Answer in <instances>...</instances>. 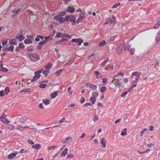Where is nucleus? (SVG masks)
<instances>
[{
  "mask_svg": "<svg viewBox=\"0 0 160 160\" xmlns=\"http://www.w3.org/2000/svg\"><path fill=\"white\" fill-rule=\"evenodd\" d=\"M0 71L4 72H7L8 71V69L6 68L1 67L0 68Z\"/></svg>",
  "mask_w": 160,
  "mask_h": 160,
  "instance_id": "a19ab883",
  "label": "nucleus"
},
{
  "mask_svg": "<svg viewBox=\"0 0 160 160\" xmlns=\"http://www.w3.org/2000/svg\"><path fill=\"white\" fill-rule=\"evenodd\" d=\"M75 11V9L74 7L71 6H68L67 9V12L70 13H73Z\"/></svg>",
  "mask_w": 160,
  "mask_h": 160,
  "instance_id": "9b49d317",
  "label": "nucleus"
},
{
  "mask_svg": "<svg viewBox=\"0 0 160 160\" xmlns=\"http://www.w3.org/2000/svg\"><path fill=\"white\" fill-rule=\"evenodd\" d=\"M124 75V73L121 72H119L118 73H117L116 74H115L113 77V78H116L119 75H121L122 76H123Z\"/></svg>",
  "mask_w": 160,
  "mask_h": 160,
  "instance_id": "5701e85b",
  "label": "nucleus"
},
{
  "mask_svg": "<svg viewBox=\"0 0 160 160\" xmlns=\"http://www.w3.org/2000/svg\"><path fill=\"white\" fill-rule=\"evenodd\" d=\"M0 121L5 124H8L9 123V121L8 120L4 117L1 118H0Z\"/></svg>",
  "mask_w": 160,
  "mask_h": 160,
  "instance_id": "4468645a",
  "label": "nucleus"
},
{
  "mask_svg": "<svg viewBox=\"0 0 160 160\" xmlns=\"http://www.w3.org/2000/svg\"><path fill=\"white\" fill-rule=\"evenodd\" d=\"M14 45H10V46L8 48H7L5 49V50L4 51H8L11 52H13L14 51Z\"/></svg>",
  "mask_w": 160,
  "mask_h": 160,
  "instance_id": "1a4fd4ad",
  "label": "nucleus"
},
{
  "mask_svg": "<svg viewBox=\"0 0 160 160\" xmlns=\"http://www.w3.org/2000/svg\"><path fill=\"white\" fill-rule=\"evenodd\" d=\"M55 148L56 147L55 146H51L48 147L47 149L48 150H50Z\"/></svg>",
  "mask_w": 160,
  "mask_h": 160,
  "instance_id": "4d7b16f0",
  "label": "nucleus"
},
{
  "mask_svg": "<svg viewBox=\"0 0 160 160\" xmlns=\"http://www.w3.org/2000/svg\"><path fill=\"white\" fill-rule=\"evenodd\" d=\"M78 45L79 46L81 45V43L83 42V41L82 39L80 38H78Z\"/></svg>",
  "mask_w": 160,
  "mask_h": 160,
  "instance_id": "5fc2aeb1",
  "label": "nucleus"
},
{
  "mask_svg": "<svg viewBox=\"0 0 160 160\" xmlns=\"http://www.w3.org/2000/svg\"><path fill=\"white\" fill-rule=\"evenodd\" d=\"M85 86L86 87L88 88L93 90H96L97 88V86L96 85L89 83L86 84Z\"/></svg>",
  "mask_w": 160,
  "mask_h": 160,
  "instance_id": "7ed1b4c3",
  "label": "nucleus"
},
{
  "mask_svg": "<svg viewBox=\"0 0 160 160\" xmlns=\"http://www.w3.org/2000/svg\"><path fill=\"white\" fill-rule=\"evenodd\" d=\"M27 119V118L25 116H23L22 117H21L19 118V121L20 122H24Z\"/></svg>",
  "mask_w": 160,
  "mask_h": 160,
  "instance_id": "a211bd4d",
  "label": "nucleus"
},
{
  "mask_svg": "<svg viewBox=\"0 0 160 160\" xmlns=\"http://www.w3.org/2000/svg\"><path fill=\"white\" fill-rule=\"evenodd\" d=\"M160 25V20H158L157 23L155 24L154 27L153 28V29H157L158 28Z\"/></svg>",
  "mask_w": 160,
  "mask_h": 160,
  "instance_id": "4be33fe9",
  "label": "nucleus"
},
{
  "mask_svg": "<svg viewBox=\"0 0 160 160\" xmlns=\"http://www.w3.org/2000/svg\"><path fill=\"white\" fill-rule=\"evenodd\" d=\"M67 91L69 95H71L72 94L73 91L72 90V88L71 87L68 88Z\"/></svg>",
  "mask_w": 160,
  "mask_h": 160,
  "instance_id": "e433bc0d",
  "label": "nucleus"
},
{
  "mask_svg": "<svg viewBox=\"0 0 160 160\" xmlns=\"http://www.w3.org/2000/svg\"><path fill=\"white\" fill-rule=\"evenodd\" d=\"M24 42L25 44H30L32 42V41L30 39H26L24 41Z\"/></svg>",
  "mask_w": 160,
  "mask_h": 160,
  "instance_id": "4c0bfd02",
  "label": "nucleus"
},
{
  "mask_svg": "<svg viewBox=\"0 0 160 160\" xmlns=\"http://www.w3.org/2000/svg\"><path fill=\"white\" fill-rule=\"evenodd\" d=\"M160 40V31H159L156 36V41L158 42Z\"/></svg>",
  "mask_w": 160,
  "mask_h": 160,
  "instance_id": "c756f323",
  "label": "nucleus"
},
{
  "mask_svg": "<svg viewBox=\"0 0 160 160\" xmlns=\"http://www.w3.org/2000/svg\"><path fill=\"white\" fill-rule=\"evenodd\" d=\"M19 10L20 9H18L17 10H15L14 11H13L12 12L14 13V16L16 15L17 14L18 12H19Z\"/></svg>",
  "mask_w": 160,
  "mask_h": 160,
  "instance_id": "052dcab7",
  "label": "nucleus"
},
{
  "mask_svg": "<svg viewBox=\"0 0 160 160\" xmlns=\"http://www.w3.org/2000/svg\"><path fill=\"white\" fill-rule=\"evenodd\" d=\"M115 82L114 83V85L115 87H117L119 88L121 87V84L120 82L119 81L118 79H116Z\"/></svg>",
  "mask_w": 160,
  "mask_h": 160,
  "instance_id": "f8f14e48",
  "label": "nucleus"
},
{
  "mask_svg": "<svg viewBox=\"0 0 160 160\" xmlns=\"http://www.w3.org/2000/svg\"><path fill=\"white\" fill-rule=\"evenodd\" d=\"M43 102L46 105L50 103L49 100L47 99H44L43 100Z\"/></svg>",
  "mask_w": 160,
  "mask_h": 160,
  "instance_id": "ea45409f",
  "label": "nucleus"
},
{
  "mask_svg": "<svg viewBox=\"0 0 160 160\" xmlns=\"http://www.w3.org/2000/svg\"><path fill=\"white\" fill-rule=\"evenodd\" d=\"M6 128H8L10 130H12L14 128L13 126L12 125L10 124L6 125Z\"/></svg>",
  "mask_w": 160,
  "mask_h": 160,
  "instance_id": "a878e982",
  "label": "nucleus"
},
{
  "mask_svg": "<svg viewBox=\"0 0 160 160\" xmlns=\"http://www.w3.org/2000/svg\"><path fill=\"white\" fill-rule=\"evenodd\" d=\"M46 43V41H43L42 42H40L39 43V44L42 46V45L45 44Z\"/></svg>",
  "mask_w": 160,
  "mask_h": 160,
  "instance_id": "69168bd1",
  "label": "nucleus"
},
{
  "mask_svg": "<svg viewBox=\"0 0 160 160\" xmlns=\"http://www.w3.org/2000/svg\"><path fill=\"white\" fill-rule=\"evenodd\" d=\"M106 90V88L105 87H102L100 89V91L102 92H104Z\"/></svg>",
  "mask_w": 160,
  "mask_h": 160,
  "instance_id": "09e8293b",
  "label": "nucleus"
},
{
  "mask_svg": "<svg viewBox=\"0 0 160 160\" xmlns=\"http://www.w3.org/2000/svg\"><path fill=\"white\" fill-rule=\"evenodd\" d=\"M127 129L126 128H124L122 131L121 135L123 136L127 135Z\"/></svg>",
  "mask_w": 160,
  "mask_h": 160,
  "instance_id": "6ab92c4d",
  "label": "nucleus"
},
{
  "mask_svg": "<svg viewBox=\"0 0 160 160\" xmlns=\"http://www.w3.org/2000/svg\"><path fill=\"white\" fill-rule=\"evenodd\" d=\"M94 72L96 75V78H99L98 75L100 74L99 72L98 71H95Z\"/></svg>",
  "mask_w": 160,
  "mask_h": 160,
  "instance_id": "e2e57ef3",
  "label": "nucleus"
},
{
  "mask_svg": "<svg viewBox=\"0 0 160 160\" xmlns=\"http://www.w3.org/2000/svg\"><path fill=\"white\" fill-rule=\"evenodd\" d=\"M65 21L68 22L70 21L72 22V24L73 25L75 23L76 18L73 15H67L65 16Z\"/></svg>",
  "mask_w": 160,
  "mask_h": 160,
  "instance_id": "f257e3e1",
  "label": "nucleus"
},
{
  "mask_svg": "<svg viewBox=\"0 0 160 160\" xmlns=\"http://www.w3.org/2000/svg\"><path fill=\"white\" fill-rule=\"evenodd\" d=\"M17 128L18 129L22 130V129L23 127L22 125H19L17 126Z\"/></svg>",
  "mask_w": 160,
  "mask_h": 160,
  "instance_id": "774afa93",
  "label": "nucleus"
},
{
  "mask_svg": "<svg viewBox=\"0 0 160 160\" xmlns=\"http://www.w3.org/2000/svg\"><path fill=\"white\" fill-rule=\"evenodd\" d=\"M84 18L85 17L84 16V14H81L80 15L79 17L78 18L77 20V22H78L84 19Z\"/></svg>",
  "mask_w": 160,
  "mask_h": 160,
  "instance_id": "f3484780",
  "label": "nucleus"
},
{
  "mask_svg": "<svg viewBox=\"0 0 160 160\" xmlns=\"http://www.w3.org/2000/svg\"><path fill=\"white\" fill-rule=\"evenodd\" d=\"M141 74V72H132L131 74L132 77L134 76H138V75H140Z\"/></svg>",
  "mask_w": 160,
  "mask_h": 160,
  "instance_id": "393cba45",
  "label": "nucleus"
},
{
  "mask_svg": "<svg viewBox=\"0 0 160 160\" xmlns=\"http://www.w3.org/2000/svg\"><path fill=\"white\" fill-rule=\"evenodd\" d=\"M137 83L138 82L134 80L133 81L131 84V85L132 86V87L133 88L136 87L137 86Z\"/></svg>",
  "mask_w": 160,
  "mask_h": 160,
  "instance_id": "72a5a7b5",
  "label": "nucleus"
},
{
  "mask_svg": "<svg viewBox=\"0 0 160 160\" xmlns=\"http://www.w3.org/2000/svg\"><path fill=\"white\" fill-rule=\"evenodd\" d=\"M46 84H41L39 85V87L43 88L46 87Z\"/></svg>",
  "mask_w": 160,
  "mask_h": 160,
  "instance_id": "13d9d810",
  "label": "nucleus"
},
{
  "mask_svg": "<svg viewBox=\"0 0 160 160\" xmlns=\"http://www.w3.org/2000/svg\"><path fill=\"white\" fill-rule=\"evenodd\" d=\"M41 146L40 144H37L36 145H34L32 146V148L38 149L40 148H41Z\"/></svg>",
  "mask_w": 160,
  "mask_h": 160,
  "instance_id": "b1692460",
  "label": "nucleus"
},
{
  "mask_svg": "<svg viewBox=\"0 0 160 160\" xmlns=\"http://www.w3.org/2000/svg\"><path fill=\"white\" fill-rule=\"evenodd\" d=\"M17 154V152L12 153L8 155V158L9 159H12L15 157Z\"/></svg>",
  "mask_w": 160,
  "mask_h": 160,
  "instance_id": "dca6fc26",
  "label": "nucleus"
},
{
  "mask_svg": "<svg viewBox=\"0 0 160 160\" xmlns=\"http://www.w3.org/2000/svg\"><path fill=\"white\" fill-rule=\"evenodd\" d=\"M16 38H18V40L19 41H22V40H23L24 39L25 37L21 35H20L19 37V38H18L17 37Z\"/></svg>",
  "mask_w": 160,
  "mask_h": 160,
  "instance_id": "79ce46f5",
  "label": "nucleus"
},
{
  "mask_svg": "<svg viewBox=\"0 0 160 160\" xmlns=\"http://www.w3.org/2000/svg\"><path fill=\"white\" fill-rule=\"evenodd\" d=\"M33 79H32L31 81L32 82H34L36 81V80H38V79L39 78L41 77V75L40 74L38 75H35Z\"/></svg>",
  "mask_w": 160,
  "mask_h": 160,
  "instance_id": "ddd939ff",
  "label": "nucleus"
},
{
  "mask_svg": "<svg viewBox=\"0 0 160 160\" xmlns=\"http://www.w3.org/2000/svg\"><path fill=\"white\" fill-rule=\"evenodd\" d=\"M4 91L5 94L8 95L10 91L9 88L8 87H6L4 89Z\"/></svg>",
  "mask_w": 160,
  "mask_h": 160,
  "instance_id": "bb28decb",
  "label": "nucleus"
},
{
  "mask_svg": "<svg viewBox=\"0 0 160 160\" xmlns=\"http://www.w3.org/2000/svg\"><path fill=\"white\" fill-rule=\"evenodd\" d=\"M62 35V33L60 32H58L56 33V37L57 38H59L61 37V36Z\"/></svg>",
  "mask_w": 160,
  "mask_h": 160,
  "instance_id": "864d4df0",
  "label": "nucleus"
},
{
  "mask_svg": "<svg viewBox=\"0 0 160 160\" xmlns=\"http://www.w3.org/2000/svg\"><path fill=\"white\" fill-rule=\"evenodd\" d=\"M107 141L104 138H102L101 141V147L105 148L106 146Z\"/></svg>",
  "mask_w": 160,
  "mask_h": 160,
  "instance_id": "6e6552de",
  "label": "nucleus"
},
{
  "mask_svg": "<svg viewBox=\"0 0 160 160\" xmlns=\"http://www.w3.org/2000/svg\"><path fill=\"white\" fill-rule=\"evenodd\" d=\"M29 59L33 62H36L39 59V57L37 54H34L29 57Z\"/></svg>",
  "mask_w": 160,
  "mask_h": 160,
  "instance_id": "20e7f679",
  "label": "nucleus"
},
{
  "mask_svg": "<svg viewBox=\"0 0 160 160\" xmlns=\"http://www.w3.org/2000/svg\"><path fill=\"white\" fill-rule=\"evenodd\" d=\"M32 92V91L29 88L23 89L20 91L21 92Z\"/></svg>",
  "mask_w": 160,
  "mask_h": 160,
  "instance_id": "412c9836",
  "label": "nucleus"
},
{
  "mask_svg": "<svg viewBox=\"0 0 160 160\" xmlns=\"http://www.w3.org/2000/svg\"><path fill=\"white\" fill-rule=\"evenodd\" d=\"M49 72V71L47 70L46 69L43 72V73L45 75V76H46L47 75L48 73Z\"/></svg>",
  "mask_w": 160,
  "mask_h": 160,
  "instance_id": "0e129e2a",
  "label": "nucleus"
},
{
  "mask_svg": "<svg viewBox=\"0 0 160 160\" xmlns=\"http://www.w3.org/2000/svg\"><path fill=\"white\" fill-rule=\"evenodd\" d=\"M52 64H51L50 63H48L47 64L45 67L46 69H50L52 67Z\"/></svg>",
  "mask_w": 160,
  "mask_h": 160,
  "instance_id": "7c9ffc66",
  "label": "nucleus"
},
{
  "mask_svg": "<svg viewBox=\"0 0 160 160\" xmlns=\"http://www.w3.org/2000/svg\"><path fill=\"white\" fill-rule=\"evenodd\" d=\"M66 12L65 11H63L59 13V16H61V17L64 16L66 14Z\"/></svg>",
  "mask_w": 160,
  "mask_h": 160,
  "instance_id": "8fccbe9b",
  "label": "nucleus"
},
{
  "mask_svg": "<svg viewBox=\"0 0 160 160\" xmlns=\"http://www.w3.org/2000/svg\"><path fill=\"white\" fill-rule=\"evenodd\" d=\"M108 60L109 59L108 58H106L101 64V66H102L103 67L105 64L108 61Z\"/></svg>",
  "mask_w": 160,
  "mask_h": 160,
  "instance_id": "cd10ccee",
  "label": "nucleus"
},
{
  "mask_svg": "<svg viewBox=\"0 0 160 160\" xmlns=\"http://www.w3.org/2000/svg\"><path fill=\"white\" fill-rule=\"evenodd\" d=\"M90 100L91 101L92 104L95 103L96 98L95 97H90Z\"/></svg>",
  "mask_w": 160,
  "mask_h": 160,
  "instance_id": "473e14b6",
  "label": "nucleus"
},
{
  "mask_svg": "<svg viewBox=\"0 0 160 160\" xmlns=\"http://www.w3.org/2000/svg\"><path fill=\"white\" fill-rule=\"evenodd\" d=\"M62 40H61V41H63L64 40H66L67 39L70 38V36L67 34H62L61 36Z\"/></svg>",
  "mask_w": 160,
  "mask_h": 160,
  "instance_id": "423d86ee",
  "label": "nucleus"
},
{
  "mask_svg": "<svg viewBox=\"0 0 160 160\" xmlns=\"http://www.w3.org/2000/svg\"><path fill=\"white\" fill-rule=\"evenodd\" d=\"M98 92L94 91L93 92L92 94V95L93 96V97H97L98 95Z\"/></svg>",
  "mask_w": 160,
  "mask_h": 160,
  "instance_id": "de8ad7c7",
  "label": "nucleus"
},
{
  "mask_svg": "<svg viewBox=\"0 0 160 160\" xmlns=\"http://www.w3.org/2000/svg\"><path fill=\"white\" fill-rule=\"evenodd\" d=\"M9 44L10 45H17L16 40L14 39H11L9 40Z\"/></svg>",
  "mask_w": 160,
  "mask_h": 160,
  "instance_id": "9d476101",
  "label": "nucleus"
},
{
  "mask_svg": "<svg viewBox=\"0 0 160 160\" xmlns=\"http://www.w3.org/2000/svg\"><path fill=\"white\" fill-rule=\"evenodd\" d=\"M74 155L72 154H69L66 157V158L68 159L72 158H73Z\"/></svg>",
  "mask_w": 160,
  "mask_h": 160,
  "instance_id": "58836bf2",
  "label": "nucleus"
},
{
  "mask_svg": "<svg viewBox=\"0 0 160 160\" xmlns=\"http://www.w3.org/2000/svg\"><path fill=\"white\" fill-rule=\"evenodd\" d=\"M43 38V37L42 36L38 35V36L36 37L35 38V41L36 42H38L39 41L40 38L41 39H42Z\"/></svg>",
  "mask_w": 160,
  "mask_h": 160,
  "instance_id": "f704fd0d",
  "label": "nucleus"
},
{
  "mask_svg": "<svg viewBox=\"0 0 160 160\" xmlns=\"http://www.w3.org/2000/svg\"><path fill=\"white\" fill-rule=\"evenodd\" d=\"M123 47V45L121 43L119 47L117 49L116 52L118 54H120L122 52V48Z\"/></svg>",
  "mask_w": 160,
  "mask_h": 160,
  "instance_id": "0eeeda50",
  "label": "nucleus"
},
{
  "mask_svg": "<svg viewBox=\"0 0 160 160\" xmlns=\"http://www.w3.org/2000/svg\"><path fill=\"white\" fill-rule=\"evenodd\" d=\"M19 48H21L22 49H24L25 48V46L24 44L22 42L20 43H19Z\"/></svg>",
  "mask_w": 160,
  "mask_h": 160,
  "instance_id": "49530a36",
  "label": "nucleus"
},
{
  "mask_svg": "<svg viewBox=\"0 0 160 160\" xmlns=\"http://www.w3.org/2000/svg\"><path fill=\"white\" fill-rule=\"evenodd\" d=\"M113 64L111 63L108 65L105 68V70L108 71H112L113 69Z\"/></svg>",
  "mask_w": 160,
  "mask_h": 160,
  "instance_id": "39448f33",
  "label": "nucleus"
},
{
  "mask_svg": "<svg viewBox=\"0 0 160 160\" xmlns=\"http://www.w3.org/2000/svg\"><path fill=\"white\" fill-rule=\"evenodd\" d=\"M84 101H85V99H84V97L83 96L81 98V99L80 101V102L81 103H82L84 102Z\"/></svg>",
  "mask_w": 160,
  "mask_h": 160,
  "instance_id": "338daca9",
  "label": "nucleus"
},
{
  "mask_svg": "<svg viewBox=\"0 0 160 160\" xmlns=\"http://www.w3.org/2000/svg\"><path fill=\"white\" fill-rule=\"evenodd\" d=\"M98 115H95L93 118V120L94 122H95L98 120Z\"/></svg>",
  "mask_w": 160,
  "mask_h": 160,
  "instance_id": "603ef678",
  "label": "nucleus"
},
{
  "mask_svg": "<svg viewBox=\"0 0 160 160\" xmlns=\"http://www.w3.org/2000/svg\"><path fill=\"white\" fill-rule=\"evenodd\" d=\"M33 48H31L30 47H28L27 48V50L29 52H31L33 50Z\"/></svg>",
  "mask_w": 160,
  "mask_h": 160,
  "instance_id": "680f3d73",
  "label": "nucleus"
},
{
  "mask_svg": "<svg viewBox=\"0 0 160 160\" xmlns=\"http://www.w3.org/2000/svg\"><path fill=\"white\" fill-rule=\"evenodd\" d=\"M62 72V70L60 69L58 71L56 72L55 73V74L57 77L59 76L61 74Z\"/></svg>",
  "mask_w": 160,
  "mask_h": 160,
  "instance_id": "2f4dec72",
  "label": "nucleus"
},
{
  "mask_svg": "<svg viewBox=\"0 0 160 160\" xmlns=\"http://www.w3.org/2000/svg\"><path fill=\"white\" fill-rule=\"evenodd\" d=\"M148 130V129L147 128H145L142 130L141 132L140 133V136L141 137L142 136L143 134L145 132V131H147Z\"/></svg>",
  "mask_w": 160,
  "mask_h": 160,
  "instance_id": "37998d69",
  "label": "nucleus"
},
{
  "mask_svg": "<svg viewBox=\"0 0 160 160\" xmlns=\"http://www.w3.org/2000/svg\"><path fill=\"white\" fill-rule=\"evenodd\" d=\"M5 94V93H4V91L3 90H1L0 91V96L1 97L4 96Z\"/></svg>",
  "mask_w": 160,
  "mask_h": 160,
  "instance_id": "bf43d9fd",
  "label": "nucleus"
},
{
  "mask_svg": "<svg viewBox=\"0 0 160 160\" xmlns=\"http://www.w3.org/2000/svg\"><path fill=\"white\" fill-rule=\"evenodd\" d=\"M128 93V92H123V93H122L121 95V97H125Z\"/></svg>",
  "mask_w": 160,
  "mask_h": 160,
  "instance_id": "6e6d98bb",
  "label": "nucleus"
},
{
  "mask_svg": "<svg viewBox=\"0 0 160 160\" xmlns=\"http://www.w3.org/2000/svg\"><path fill=\"white\" fill-rule=\"evenodd\" d=\"M107 19L109 24H115L116 23V22H115V21L112 20L111 18H108Z\"/></svg>",
  "mask_w": 160,
  "mask_h": 160,
  "instance_id": "c85d7f7f",
  "label": "nucleus"
},
{
  "mask_svg": "<svg viewBox=\"0 0 160 160\" xmlns=\"http://www.w3.org/2000/svg\"><path fill=\"white\" fill-rule=\"evenodd\" d=\"M53 19L58 21L59 23H62L63 22L65 21V18L59 15H57L54 17Z\"/></svg>",
  "mask_w": 160,
  "mask_h": 160,
  "instance_id": "f03ea898",
  "label": "nucleus"
},
{
  "mask_svg": "<svg viewBox=\"0 0 160 160\" xmlns=\"http://www.w3.org/2000/svg\"><path fill=\"white\" fill-rule=\"evenodd\" d=\"M106 44V41L104 40H103L99 44V46L100 47H102Z\"/></svg>",
  "mask_w": 160,
  "mask_h": 160,
  "instance_id": "c9c22d12",
  "label": "nucleus"
},
{
  "mask_svg": "<svg viewBox=\"0 0 160 160\" xmlns=\"http://www.w3.org/2000/svg\"><path fill=\"white\" fill-rule=\"evenodd\" d=\"M130 48V46L128 45H125L124 47V50L127 51Z\"/></svg>",
  "mask_w": 160,
  "mask_h": 160,
  "instance_id": "3c124183",
  "label": "nucleus"
},
{
  "mask_svg": "<svg viewBox=\"0 0 160 160\" xmlns=\"http://www.w3.org/2000/svg\"><path fill=\"white\" fill-rule=\"evenodd\" d=\"M58 95V91H55L54 92H52L50 95L51 98H54Z\"/></svg>",
  "mask_w": 160,
  "mask_h": 160,
  "instance_id": "aec40b11",
  "label": "nucleus"
},
{
  "mask_svg": "<svg viewBox=\"0 0 160 160\" xmlns=\"http://www.w3.org/2000/svg\"><path fill=\"white\" fill-rule=\"evenodd\" d=\"M68 149L67 148H65L64 151H63L61 154V156L62 157H64L68 153Z\"/></svg>",
  "mask_w": 160,
  "mask_h": 160,
  "instance_id": "2eb2a0df",
  "label": "nucleus"
},
{
  "mask_svg": "<svg viewBox=\"0 0 160 160\" xmlns=\"http://www.w3.org/2000/svg\"><path fill=\"white\" fill-rule=\"evenodd\" d=\"M43 70V69H40L38 70V71H37L35 72L34 73V74L35 75H38L39 74V73H41L42 72Z\"/></svg>",
  "mask_w": 160,
  "mask_h": 160,
  "instance_id": "a18cd8bd",
  "label": "nucleus"
},
{
  "mask_svg": "<svg viewBox=\"0 0 160 160\" xmlns=\"http://www.w3.org/2000/svg\"><path fill=\"white\" fill-rule=\"evenodd\" d=\"M121 5V4L120 3H116L115 4H114L112 7V8H116L117 7H118V6H119Z\"/></svg>",
  "mask_w": 160,
  "mask_h": 160,
  "instance_id": "c03bdc74",
  "label": "nucleus"
}]
</instances>
